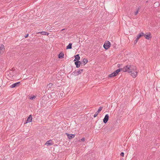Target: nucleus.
I'll return each mask as SVG.
<instances>
[{
	"label": "nucleus",
	"instance_id": "obj_1",
	"mask_svg": "<svg viewBox=\"0 0 160 160\" xmlns=\"http://www.w3.org/2000/svg\"><path fill=\"white\" fill-rule=\"evenodd\" d=\"M122 71L124 72H128L130 73L136 71V67L134 65H127L122 68Z\"/></svg>",
	"mask_w": 160,
	"mask_h": 160
},
{
	"label": "nucleus",
	"instance_id": "obj_2",
	"mask_svg": "<svg viewBox=\"0 0 160 160\" xmlns=\"http://www.w3.org/2000/svg\"><path fill=\"white\" fill-rule=\"evenodd\" d=\"M144 33L143 32L140 33L136 37L135 40L134 41V44H136L138 41L139 38L142 36L144 35Z\"/></svg>",
	"mask_w": 160,
	"mask_h": 160
},
{
	"label": "nucleus",
	"instance_id": "obj_3",
	"mask_svg": "<svg viewBox=\"0 0 160 160\" xmlns=\"http://www.w3.org/2000/svg\"><path fill=\"white\" fill-rule=\"evenodd\" d=\"M111 46V43L110 42L108 41L107 42H105L103 45V47L105 49H108Z\"/></svg>",
	"mask_w": 160,
	"mask_h": 160
},
{
	"label": "nucleus",
	"instance_id": "obj_4",
	"mask_svg": "<svg viewBox=\"0 0 160 160\" xmlns=\"http://www.w3.org/2000/svg\"><path fill=\"white\" fill-rule=\"evenodd\" d=\"M20 84V82H18L12 84L10 86V88H13L16 87H18L19 86Z\"/></svg>",
	"mask_w": 160,
	"mask_h": 160
},
{
	"label": "nucleus",
	"instance_id": "obj_5",
	"mask_svg": "<svg viewBox=\"0 0 160 160\" xmlns=\"http://www.w3.org/2000/svg\"><path fill=\"white\" fill-rule=\"evenodd\" d=\"M109 117V115L108 114H107L105 115V117L103 120V122L104 123L106 124L107 123Z\"/></svg>",
	"mask_w": 160,
	"mask_h": 160
},
{
	"label": "nucleus",
	"instance_id": "obj_6",
	"mask_svg": "<svg viewBox=\"0 0 160 160\" xmlns=\"http://www.w3.org/2000/svg\"><path fill=\"white\" fill-rule=\"evenodd\" d=\"M102 108H103V107H99L98 110L95 112V113L94 115V116H93L94 118H95L96 117L98 116V115L99 112L102 110Z\"/></svg>",
	"mask_w": 160,
	"mask_h": 160
},
{
	"label": "nucleus",
	"instance_id": "obj_7",
	"mask_svg": "<svg viewBox=\"0 0 160 160\" xmlns=\"http://www.w3.org/2000/svg\"><path fill=\"white\" fill-rule=\"evenodd\" d=\"M66 134L68 137V138L69 139H72L74 138L75 136V134H69L66 133Z\"/></svg>",
	"mask_w": 160,
	"mask_h": 160
},
{
	"label": "nucleus",
	"instance_id": "obj_8",
	"mask_svg": "<svg viewBox=\"0 0 160 160\" xmlns=\"http://www.w3.org/2000/svg\"><path fill=\"white\" fill-rule=\"evenodd\" d=\"M74 63L76 65V67L77 68H78L80 67L82 63L80 61H77L75 62Z\"/></svg>",
	"mask_w": 160,
	"mask_h": 160
},
{
	"label": "nucleus",
	"instance_id": "obj_9",
	"mask_svg": "<svg viewBox=\"0 0 160 160\" xmlns=\"http://www.w3.org/2000/svg\"><path fill=\"white\" fill-rule=\"evenodd\" d=\"M53 143L52 142L51 140L48 141L45 144V145H47V146H50L53 145Z\"/></svg>",
	"mask_w": 160,
	"mask_h": 160
},
{
	"label": "nucleus",
	"instance_id": "obj_10",
	"mask_svg": "<svg viewBox=\"0 0 160 160\" xmlns=\"http://www.w3.org/2000/svg\"><path fill=\"white\" fill-rule=\"evenodd\" d=\"M130 73V74L134 78H135L137 75V72L136 71H133V72Z\"/></svg>",
	"mask_w": 160,
	"mask_h": 160
},
{
	"label": "nucleus",
	"instance_id": "obj_11",
	"mask_svg": "<svg viewBox=\"0 0 160 160\" xmlns=\"http://www.w3.org/2000/svg\"><path fill=\"white\" fill-rule=\"evenodd\" d=\"M145 37V38L149 40L152 37H151V34L150 32H148L147 35L144 34V35Z\"/></svg>",
	"mask_w": 160,
	"mask_h": 160
},
{
	"label": "nucleus",
	"instance_id": "obj_12",
	"mask_svg": "<svg viewBox=\"0 0 160 160\" xmlns=\"http://www.w3.org/2000/svg\"><path fill=\"white\" fill-rule=\"evenodd\" d=\"M4 46L2 44L0 45V55L2 54L3 53L4 50Z\"/></svg>",
	"mask_w": 160,
	"mask_h": 160
},
{
	"label": "nucleus",
	"instance_id": "obj_13",
	"mask_svg": "<svg viewBox=\"0 0 160 160\" xmlns=\"http://www.w3.org/2000/svg\"><path fill=\"white\" fill-rule=\"evenodd\" d=\"M32 115H30L29 116L28 118L26 123L31 122L32 121Z\"/></svg>",
	"mask_w": 160,
	"mask_h": 160
},
{
	"label": "nucleus",
	"instance_id": "obj_14",
	"mask_svg": "<svg viewBox=\"0 0 160 160\" xmlns=\"http://www.w3.org/2000/svg\"><path fill=\"white\" fill-rule=\"evenodd\" d=\"M122 68H119L114 72L115 74L117 76L120 71H122Z\"/></svg>",
	"mask_w": 160,
	"mask_h": 160
},
{
	"label": "nucleus",
	"instance_id": "obj_15",
	"mask_svg": "<svg viewBox=\"0 0 160 160\" xmlns=\"http://www.w3.org/2000/svg\"><path fill=\"white\" fill-rule=\"evenodd\" d=\"M74 58H75L73 60V61L74 62L77 61H79V60L80 59V57L79 56V54H77L76 55H75Z\"/></svg>",
	"mask_w": 160,
	"mask_h": 160
},
{
	"label": "nucleus",
	"instance_id": "obj_16",
	"mask_svg": "<svg viewBox=\"0 0 160 160\" xmlns=\"http://www.w3.org/2000/svg\"><path fill=\"white\" fill-rule=\"evenodd\" d=\"M39 33L42 35H48L49 34L48 32L45 31L41 32H39Z\"/></svg>",
	"mask_w": 160,
	"mask_h": 160
},
{
	"label": "nucleus",
	"instance_id": "obj_17",
	"mask_svg": "<svg viewBox=\"0 0 160 160\" xmlns=\"http://www.w3.org/2000/svg\"><path fill=\"white\" fill-rule=\"evenodd\" d=\"M64 54L63 52H60L58 55V58H62L63 57Z\"/></svg>",
	"mask_w": 160,
	"mask_h": 160
},
{
	"label": "nucleus",
	"instance_id": "obj_18",
	"mask_svg": "<svg viewBox=\"0 0 160 160\" xmlns=\"http://www.w3.org/2000/svg\"><path fill=\"white\" fill-rule=\"evenodd\" d=\"M116 76V75L115 74L114 72L112 73L109 74L108 76V77L109 78H112L114 77H115Z\"/></svg>",
	"mask_w": 160,
	"mask_h": 160
},
{
	"label": "nucleus",
	"instance_id": "obj_19",
	"mask_svg": "<svg viewBox=\"0 0 160 160\" xmlns=\"http://www.w3.org/2000/svg\"><path fill=\"white\" fill-rule=\"evenodd\" d=\"M72 43H69L68 45L67 46V49H70L72 48Z\"/></svg>",
	"mask_w": 160,
	"mask_h": 160
},
{
	"label": "nucleus",
	"instance_id": "obj_20",
	"mask_svg": "<svg viewBox=\"0 0 160 160\" xmlns=\"http://www.w3.org/2000/svg\"><path fill=\"white\" fill-rule=\"evenodd\" d=\"M82 62L84 64L83 65H84L88 62V59L86 58H84L83 59Z\"/></svg>",
	"mask_w": 160,
	"mask_h": 160
},
{
	"label": "nucleus",
	"instance_id": "obj_21",
	"mask_svg": "<svg viewBox=\"0 0 160 160\" xmlns=\"http://www.w3.org/2000/svg\"><path fill=\"white\" fill-rule=\"evenodd\" d=\"M77 72L76 71V70L74 71L71 75H74V76H78V74L77 73Z\"/></svg>",
	"mask_w": 160,
	"mask_h": 160
},
{
	"label": "nucleus",
	"instance_id": "obj_22",
	"mask_svg": "<svg viewBox=\"0 0 160 160\" xmlns=\"http://www.w3.org/2000/svg\"><path fill=\"white\" fill-rule=\"evenodd\" d=\"M83 71V69H81L77 71V73L78 74V75H79V74H81L82 72Z\"/></svg>",
	"mask_w": 160,
	"mask_h": 160
},
{
	"label": "nucleus",
	"instance_id": "obj_23",
	"mask_svg": "<svg viewBox=\"0 0 160 160\" xmlns=\"http://www.w3.org/2000/svg\"><path fill=\"white\" fill-rule=\"evenodd\" d=\"M52 85V83H50L47 85V88L49 89L51 87Z\"/></svg>",
	"mask_w": 160,
	"mask_h": 160
},
{
	"label": "nucleus",
	"instance_id": "obj_24",
	"mask_svg": "<svg viewBox=\"0 0 160 160\" xmlns=\"http://www.w3.org/2000/svg\"><path fill=\"white\" fill-rule=\"evenodd\" d=\"M36 98V96L34 95H32L29 96L28 98L31 99V100H32L33 99L35 98Z\"/></svg>",
	"mask_w": 160,
	"mask_h": 160
},
{
	"label": "nucleus",
	"instance_id": "obj_25",
	"mask_svg": "<svg viewBox=\"0 0 160 160\" xmlns=\"http://www.w3.org/2000/svg\"><path fill=\"white\" fill-rule=\"evenodd\" d=\"M139 8L138 9V10H137V11H136L135 12V15H136L138 13V11H139Z\"/></svg>",
	"mask_w": 160,
	"mask_h": 160
},
{
	"label": "nucleus",
	"instance_id": "obj_26",
	"mask_svg": "<svg viewBox=\"0 0 160 160\" xmlns=\"http://www.w3.org/2000/svg\"><path fill=\"white\" fill-rule=\"evenodd\" d=\"M124 153L123 152H122L121 153H120V156L122 157H123L124 156Z\"/></svg>",
	"mask_w": 160,
	"mask_h": 160
},
{
	"label": "nucleus",
	"instance_id": "obj_27",
	"mask_svg": "<svg viewBox=\"0 0 160 160\" xmlns=\"http://www.w3.org/2000/svg\"><path fill=\"white\" fill-rule=\"evenodd\" d=\"M81 141L82 142H84L85 141V138H82L81 139Z\"/></svg>",
	"mask_w": 160,
	"mask_h": 160
},
{
	"label": "nucleus",
	"instance_id": "obj_28",
	"mask_svg": "<svg viewBox=\"0 0 160 160\" xmlns=\"http://www.w3.org/2000/svg\"><path fill=\"white\" fill-rule=\"evenodd\" d=\"M28 34H27L25 35V38H27L28 37Z\"/></svg>",
	"mask_w": 160,
	"mask_h": 160
},
{
	"label": "nucleus",
	"instance_id": "obj_29",
	"mask_svg": "<svg viewBox=\"0 0 160 160\" xmlns=\"http://www.w3.org/2000/svg\"><path fill=\"white\" fill-rule=\"evenodd\" d=\"M121 66V65L119 64H118V65H117V66L118 67V68H119Z\"/></svg>",
	"mask_w": 160,
	"mask_h": 160
},
{
	"label": "nucleus",
	"instance_id": "obj_30",
	"mask_svg": "<svg viewBox=\"0 0 160 160\" xmlns=\"http://www.w3.org/2000/svg\"><path fill=\"white\" fill-rule=\"evenodd\" d=\"M64 30H65V29H63L62 30V31H63Z\"/></svg>",
	"mask_w": 160,
	"mask_h": 160
}]
</instances>
